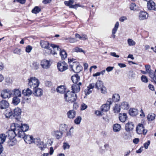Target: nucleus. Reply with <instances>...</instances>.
<instances>
[{
  "label": "nucleus",
  "instance_id": "1",
  "mask_svg": "<svg viewBox=\"0 0 156 156\" xmlns=\"http://www.w3.org/2000/svg\"><path fill=\"white\" fill-rule=\"evenodd\" d=\"M14 132L16 135L19 137H23L25 135V132L28 130L29 126L27 124H22L21 122L18 121V122L13 124Z\"/></svg>",
  "mask_w": 156,
  "mask_h": 156
},
{
  "label": "nucleus",
  "instance_id": "2",
  "mask_svg": "<svg viewBox=\"0 0 156 156\" xmlns=\"http://www.w3.org/2000/svg\"><path fill=\"white\" fill-rule=\"evenodd\" d=\"M28 86L31 89L37 88L39 85V80L35 77H30L28 79Z\"/></svg>",
  "mask_w": 156,
  "mask_h": 156
},
{
  "label": "nucleus",
  "instance_id": "3",
  "mask_svg": "<svg viewBox=\"0 0 156 156\" xmlns=\"http://www.w3.org/2000/svg\"><path fill=\"white\" fill-rule=\"evenodd\" d=\"M64 98L65 100L69 103H73L76 99L77 95L74 94L71 91L67 92L64 94Z\"/></svg>",
  "mask_w": 156,
  "mask_h": 156
},
{
  "label": "nucleus",
  "instance_id": "4",
  "mask_svg": "<svg viewBox=\"0 0 156 156\" xmlns=\"http://www.w3.org/2000/svg\"><path fill=\"white\" fill-rule=\"evenodd\" d=\"M70 68L75 73H78L81 70L82 67L79 63L76 62H73L71 59H68Z\"/></svg>",
  "mask_w": 156,
  "mask_h": 156
},
{
  "label": "nucleus",
  "instance_id": "5",
  "mask_svg": "<svg viewBox=\"0 0 156 156\" xmlns=\"http://www.w3.org/2000/svg\"><path fill=\"white\" fill-rule=\"evenodd\" d=\"M12 95V90L4 89L1 92L0 96L3 99L9 98Z\"/></svg>",
  "mask_w": 156,
  "mask_h": 156
},
{
  "label": "nucleus",
  "instance_id": "6",
  "mask_svg": "<svg viewBox=\"0 0 156 156\" xmlns=\"http://www.w3.org/2000/svg\"><path fill=\"white\" fill-rule=\"evenodd\" d=\"M144 122H143L141 123H139L137 125L136 128V131L137 133L140 134H143L144 135H145L146 134L147 130L144 128Z\"/></svg>",
  "mask_w": 156,
  "mask_h": 156
},
{
  "label": "nucleus",
  "instance_id": "7",
  "mask_svg": "<svg viewBox=\"0 0 156 156\" xmlns=\"http://www.w3.org/2000/svg\"><path fill=\"white\" fill-rule=\"evenodd\" d=\"M51 135L54 137L59 140L62 137L63 133L60 130L54 129L52 131Z\"/></svg>",
  "mask_w": 156,
  "mask_h": 156
},
{
  "label": "nucleus",
  "instance_id": "8",
  "mask_svg": "<svg viewBox=\"0 0 156 156\" xmlns=\"http://www.w3.org/2000/svg\"><path fill=\"white\" fill-rule=\"evenodd\" d=\"M12 112L13 117L15 118L17 122L19 121L20 119V115L21 112V109L19 108H16L14 109Z\"/></svg>",
  "mask_w": 156,
  "mask_h": 156
},
{
  "label": "nucleus",
  "instance_id": "9",
  "mask_svg": "<svg viewBox=\"0 0 156 156\" xmlns=\"http://www.w3.org/2000/svg\"><path fill=\"white\" fill-rule=\"evenodd\" d=\"M51 46L53 48V50L50 49L48 51V52H50V54H52L55 56L57 55L58 53L61 50L58 46L56 45L51 44Z\"/></svg>",
  "mask_w": 156,
  "mask_h": 156
},
{
  "label": "nucleus",
  "instance_id": "10",
  "mask_svg": "<svg viewBox=\"0 0 156 156\" xmlns=\"http://www.w3.org/2000/svg\"><path fill=\"white\" fill-rule=\"evenodd\" d=\"M112 103V100L111 98H109L108 100L106 103L103 105L101 108V110L103 112H107L110 109V105Z\"/></svg>",
  "mask_w": 156,
  "mask_h": 156
},
{
  "label": "nucleus",
  "instance_id": "11",
  "mask_svg": "<svg viewBox=\"0 0 156 156\" xmlns=\"http://www.w3.org/2000/svg\"><path fill=\"white\" fill-rule=\"evenodd\" d=\"M57 67L60 72H63L67 69L68 66L64 61H63L58 63Z\"/></svg>",
  "mask_w": 156,
  "mask_h": 156
},
{
  "label": "nucleus",
  "instance_id": "12",
  "mask_svg": "<svg viewBox=\"0 0 156 156\" xmlns=\"http://www.w3.org/2000/svg\"><path fill=\"white\" fill-rule=\"evenodd\" d=\"M82 84V83L79 82L77 84H73L71 87L72 91V93L74 94H76L79 92L80 90V86Z\"/></svg>",
  "mask_w": 156,
  "mask_h": 156
},
{
  "label": "nucleus",
  "instance_id": "13",
  "mask_svg": "<svg viewBox=\"0 0 156 156\" xmlns=\"http://www.w3.org/2000/svg\"><path fill=\"white\" fill-rule=\"evenodd\" d=\"M148 17L147 13L145 12L140 11L139 13L138 18L140 20H143L147 19Z\"/></svg>",
  "mask_w": 156,
  "mask_h": 156
},
{
  "label": "nucleus",
  "instance_id": "14",
  "mask_svg": "<svg viewBox=\"0 0 156 156\" xmlns=\"http://www.w3.org/2000/svg\"><path fill=\"white\" fill-rule=\"evenodd\" d=\"M76 112L74 110H69L68 111L66 115L68 118L70 119H73L75 118L76 115Z\"/></svg>",
  "mask_w": 156,
  "mask_h": 156
},
{
  "label": "nucleus",
  "instance_id": "15",
  "mask_svg": "<svg viewBox=\"0 0 156 156\" xmlns=\"http://www.w3.org/2000/svg\"><path fill=\"white\" fill-rule=\"evenodd\" d=\"M33 93L35 96L40 97L42 95L43 91L40 88H35L34 89Z\"/></svg>",
  "mask_w": 156,
  "mask_h": 156
},
{
  "label": "nucleus",
  "instance_id": "16",
  "mask_svg": "<svg viewBox=\"0 0 156 156\" xmlns=\"http://www.w3.org/2000/svg\"><path fill=\"white\" fill-rule=\"evenodd\" d=\"M23 138L25 142L28 144H31L33 143V137L32 136L26 135L23 136V137H21Z\"/></svg>",
  "mask_w": 156,
  "mask_h": 156
},
{
  "label": "nucleus",
  "instance_id": "17",
  "mask_svg": "<svg viewBox=\"0 0 156 156\" xmlns=\"http://www.w3.org/2000/svg\"><path fill=\"white\" fill-rule=\"evenodd\" d=\"M41 65L43 68L47 69L50 67V62L48 60H43L41 62Z\"/></svg>",
  "mask_w": 156,
  "mask_h": 156
},
{
  "label": "nucleus",
  "instance_id": "18",
  "mask_svg": "<svg viewBox=\"0 0 156 156\" xmlns=\"http://www.w3.org/2000/svg\"><path fill=\"white\" fill-rule=\"evenodd\" d=\"M8 102L5 100H2L0 101V108L1 109H5L9 107Z\"/></svg>",
  "mask_w": 156,
  "mask_h": 156
},
{
  "label": "nucleus",
  "instance_id": "19",
  "mask_svg": "<svg viewBox=\"0 0 156 156\" xmlns=\"http://www.w3.org/2000/svg\"><path fill=\"white\" fill-rule=\"evenodd\" d=\"M12 93L14 95V97H21V92L19 89L15 88L12 90Z\"/></svg>",
  "mask_w": 156,
  "mask_h": 156
},
{
  "label": "nucleus",
  "instance_id": "20",
  "mask_svg": "<svg viewBox=\"0 0 156 156\" xmlns=\"http://www.w3.org/2000/svg\"><path fill=\"white\" fill-rule=\"evenodd\" d=\"M147 8L149 10H154L155 8V3L152 0H150L147 1Z\"/></svg>",
  "mask_w": 156,
  "mask_h": 156
},
{
  "label": "nucleus",
  "instance_id": "21",
  "mask_svg": "<svg viewBox=\"0 0 156 156\" xmlns=\"http://www.w3.org/2000/svg\"><path fill=\"white\" fill-rule=\"evenodd\" d=\"M134 127V124L132 122H129L126 125L125 129L127 131L132 130Z\"/></svg>",
  "mask_w": 156,
  "mask_h": 156
},
{
  "label": "nucleus",
  "instance_id": "22",
  "mask_svg": "<svg viewBox=\"0 0 156 156\" xmlns=\"http://www.w3.org/2000/svg\"><path fill=\"white\" fill-rule=\"evenodd\" d=\"M127 118L126 114L125 113H121L119 114V119L122 122H125Z\"/></svg>",
  "mask_w": 156,
  "mask_h": 156
},
{
  "label": "nucleus",
  "instance_id": "23",
  "mask_svg": "<svg viewBox=\"0 0 156 156\" xmlns=\"http://www.w3.org/2000/svg\"><path fill=\"white\" fill-rule=\"evenodd\" d=\"M71 80L74 84H77L80 80V77L78 74H75L71 77Z\"/></svg>",
  "mask_w": 156,
  "mask_h": 156
},
{
  "label": "nucleus",
  "instance_id": "24",
  "mask_svg": "<svg viewBox=\"0 0 156 156\" xmlns=\"http://www.w3.org/2000/svg\"><path fill=\"white\" fill-rule=\"evenodd\" d=\"M40 44L42 48L47 49L48 51H49L50 48H49V43L48 42L41 41L40 43Z\"/></svg>",
  "mask_w": 156,
  "mask_h": 156
},
{
  "label": "nucleus",
  "instance_id": "25",
  "mask_svg": "<svg viewBox=\"0 0 156 156\" xmlns=\"http://www.w3.org/2000/svg\"><path fill=\"white\" fill-rule=\"evenodd\" d=\"M119 26V23L118 22H116L115 24V27L112 30V37L114 38L115 37V35L117 30L118 29Z\"/></svg>",
  "mask_w": 156,
  "mask_h": 156
},
{
  "label": "nucleus",
  "instance_id": "26",
  "mask_svg": "<svg viewBox=\"0 0 156 156\" xmlns=\"http://www.w3.org/2000/svg\"><path fill=\"white\" fill-rule=\"evenodd\" d=\"M22 93L24 96L29 97L32 94V91L29 88H27L23 90Z\"/></svg>",
  "mask_w": 156,
  "mask_h": 156
},
{
  "label": "nucleus",
  "instance_id": "27",
  "mask_svg": "<svg viewBox=\"0 0 156 156\" xmlns=\"http://www.w3.org/2000/svg\"><path fill=\"white\" fill-rule=\"evenodd\" d=\"M129 113L131 115L136 116L138 114V111L135 108L130 109L129 111Z\"/></svg>",
  "mask_w": 156,
  "mask_h": 156
},
{
  "label": "nucleus",
  "instance_id": "28",
  "mask_svg": "<svg viewBox=\"0 0 156 156\" xmlns=\"http://www.w3.org/2000/svg\"><path fill=\"white\" fill-rule=\"evenodd\" d=\"M66 88L64 86H58L56 88L57 91L60 93H63L66 90Z\"/></svg>",
  "mask_w": 156,
  "mask_h": 156
},
{
  "label": "nucleus",
  "instance_id": "29",
  "mask_svg": "<svg viewBox=\"0 0 156 156\" xmlns=\"http://www.w3.org/2000/svg\"><path fill=\"white\" fill-rule=\"evenodd\" d=\"M17 142V141L15 138H11L8 141V144L9 146H12L15 145Z\"/></svg>",
  "mask_w": 156,
  "mask_h": 156
},
{
  "label": "nucleus",
  "instance_id": "30",
  "mask_svg": "<svg viewBox=\"0 0 156 156\" xmlns=\"http://www.w3.org/2000/svg\"><path fill=\"white\" fill-rule=\"evenodd\" d=\"M20 97H14L12 98V103L14 105H16L20 102Z\"/></svg>",
  "mask_w": 156,
  "mask_h": 156
},
{
  "label": "nucleus",
  "instance_id": "31",
  "mask_svg": "<svg viewBox=\"0 0 156 156\" xmlns=\"http://www.w3.org/2000/svg\"><path fill=\"white\" fill-rule=\"evenodd\" d=\"M7 136L4 133L0 134V144H2L5 141Z\"/></svg>",
  "mask_w": 156,
  "mask_h": 156
},
{
  "label": "nucleus",
  "instance_id": "32",
  "mask_svg": "<svg viewBox=\"0 0 156 156\" xmlns=\"http://www.w3.org/2000/svg\"><path fill=\"white\" fill-rule=\"evenodd\" d=\"M103 84L102 81L99 80H98L95 84V88L99 90L100 88L104 86Z\"/></svg>",
  "mask_w": 156,
  "mask_h": 156
},
{
  "label": "nucleus",
  "instance_id": "33",
  "mask_svg": "<svg viewBox=\"0 0 156 156\" xmlns=\"http://www.w3.org/2000/svg\"><path fill=\"white\" fill-rule=\"evenodd\" d=\"M155 116L156 115L154 113H150L148 115L147 119L149 121H152L155 119Z\"/></svg>",
  "mask_w": 156,
  "mask_h": 156
},
{
  "label": "nucleus",
  "instance_id": "34",
  "mask_svg": "<svg viewBox=\"0 0 156 156\" xmlns=\"http://www.w3.org/2000/svg\"><path fill=\"white\" fill-rule=\"evenodd\" d=\"M113 130L115 132H117L120 130L121 129V126L119 124H115L114 125L113 127Z\"/></svg>",
  "mask_w": 156,
  "mask_h": 156
},
{
  "label": "nucleus",
  "instance_id": "35",
  "mask_svg": "<svg viewBox=\"0 0 156 156\" xmlns=\"http://www.w3.org/2000/svg\"><path fill=\"white\" fill-rule=\"evenodd\" d=\"M120 106L124 109L127 110L129 108L128 104L127 102L125 101L122 102Z\"/></svg>",
  "mask_w": 156,
  "mask_h": 156
},
{
  "label": "nucleus",
  "instance_id": "36",
  "mask_svg": "<svg viewBox=\"0 0 156 156\" xmlns=\"http://www.w3.org/2000/svg\"><path fill=\"white\" fill-rule=\"evenodd\" d=\"M112 100V102L113 101H118L120 99V96L118 94H115L113 95L112 98H111Z\"/></svg>",
  "mask_w": 156,
  "mask_h": 156
},
{
  "label": "nucleus",
  "instance_id": "37",
  "mask_svg": "<svg viewBox=\"0 0 156 156\" xmlns=\"http://www.w3.org/2000/svg\"><path fill=\"white\" fill-rule=\"evenodd\" d=\"M74 128L73 126H72L70 129L69 131L67 132L66 133V136L68 137H71L73 133L74 132L73 129Z\"/></svg>",
  "mask_w": 156,
  "mask_h": 156
},
{
  "label": "nucleus",
  "instance_id": "38",
  "mask_svg": "<svg viewBox=\"0 0 156 156\" xmlns=\"http://www.w3.org/2000/svg\"><path fill=\"white\" fill-rule=\"evenodd\" d=\"M59 53L62 59H64L66 58L67 56V54L65 50H61Z\"/></svg>",
  "mask_w": 156,
  "mask_h": 156
},
{
  "label": "nucleus",
  "instance_id": "39",
  "mask_svg": "<svg viewBox=\"0 0 156 156\" xmlns=\"http://www.w3.org/2000/svg\"><path fill=\"white\" fill-rule=\"evenodd\" d=\"M129 8L131 10L135 11L138 9V6L135 3H133L130 5Z\"/></svg>",
  "mask_w": 156,
  "mask_h": 156
},
{
  "label": "nucleus",
  "instance_id": "40",
  "mask_svg": "<svg viewBox=\"0 0 156 156\" xmlns=\"http://www.w3.org/2000/svg\"><path fill=\"white\" fill-rule=\"evenodd\" d=\"M81 120V117L80 116H78L74 120V122L76 125H79L80 123Z\"/></svg>",
  "mask_w": 156,
  "mask_h": 156
},
{
  "label": "nucleus",
  "instance_id": "41",
  "mask_svg": "<svg viewBox=\"0 0 156 156\" xmlns=\"http://www.w3.org/2000/svg\"><path fill=\"white\" fill-rule=\"evenodd\" d=\"M120 106L118 104H116L114 107V111L115 113H118L120 111Z\"/></svg>",
  "mask_w": 156,
  "mask_h": 156
},
{
  "label": "nucleus",
  "instance_id": "42",
  "mask_svg": "<svg viewBox=\"0 0 156 156\" xmlns=\"http://www.w3.org/2000/svg\"><path fill=\"white\" fill-rule=\"evenodd\" d=\"M73 52H82L84 54H85V52L83 51V50L81 48H78V47H76L75 48H73Z\"/></svg>",
  "mask_w": 156,
  "mask_h": 156
},
{
  "label": "nucleus",
  "instance_id": "43",
  "mask_svg": "<svg viewBox=\"0 0 156 156\" xmlns=\"http://www.w3.org/2000/svg\"><path fill=\"white\" fill-rule=\"evenodd\" d=\"M127 42L129 46H134L136 44L135 41L131 39H128Z\"/></svg>",
  "mask_w": 156,
  "mask_h": 156
},
{
  "label": "nucleus",
  "instance_id": "44",
  "mask_svg": "<svg viewBox=\"0 0 156 156\" xmlns=\"http://www.w3.org/2000/svg\"><path fill=\"white\" fill-rule=\"evenodd\" d=\"M41 9L38 6H35L32 10V13L37 14L39 13L41 11Z\"/></svg>",
  "mask_w": 156,
  "mask_h": 156
},
{
  "label": "nucleus",
  "instance_id": "45",
  "mask_svg": "<svg viewBox=\"0 0 156 156\" xmlns=\"http://www.w3.org/2000/svg\"><path fill=\"white\" fill-rule=\"evenodd\" d=\"M5 116L6 118H10L12 116H13V112L11 110H9L7 112L5 113Z\"/></svg>",
  "mask_w": 156,
  "mask_h": 156
},
{
  "label": "nucleus",
  "instance_id": "46",
  "mask_svg": "<svg viewBox=\"0 0 156 156\" xmlns=\"http://www.w3.org/2000/svg\"><path fill=\"white\" fill-rule=\"evenodd\" d=\"M41 142L39 138H37L33 139V143H34L37 145H38Z\"/></svg>",
  "mask_w": 156,
  "mask_h": 156
},
{
  "label": "nucleus",
  "instance_id": "47",
  "mask_svg": "<svg viewBox=\"0 0 156 156\" xmlns=\"http://www.w3.org/2000/svg\"><path fill=\"white\" fill-rule=\"evenodd\" d=\"M73 0H69V1H65L64 2L65 4L67 6L69 7L70 8V7L71 6L74 2Z\"/></svg>",
  "mask_w": 156,
  "mask_h": 156
},
{
  "label": "nucleus",
  "instance_id": "48",
  "mask_svg": "<svg viewBox=\"0 0 156 156\" xmlns=\"http://www.w3.org/2000/svg\"><path fill=\"white\" fill-rule=\"evenodd\" d=\"M64 39L65 40H68L69 42L70 43H73L77 41L75 38L72 37L65 38Z\"/></svg>",
  "mask_w": 156,
  "mask_h": 156
},
{
  "label": "nucleus",
  "instance_id": "49",
  "mask_svg": "<svg viewBox=\"0 0 156 156\" xmlns=\"http://www.w3.org/2000/svg\"><path fill=\"white\" fill-rule=\"evenodd\" d=\"M13 129V131H10L9 132L8 136L10 138H14L15 135H16L14 132V128Z\"/></svg>",
  "mask_w": 156,
  "mask_h": 156
},
{
  "label": "nucleus",
  "instance_id": "50",
  "mask_svg": "<svg viewBox=\"0 0 156 156\" xmlns=\"http://www.w3.org/2000/svg\"><path fill=\"white\" fill-rule=\"evenodd\" d=\"M32 67L35 69L37 70L39 68V65L37 62H33L32 64Z\"/></svg>",
  "mask_w": 156,
  "mask_h": 156
},
{
  "label": "nucleus",
  "instance_id": "51",
  "mask_svg": "<svg viewBox=\"0 0 156 156\" xmlns=\"http://www.w3.org/2000/svg\"><path fill=\"white\" fill-rule=\"evenodd\" d=\"M38 146L41 150L44 149L46 147V145L44 144V143L43 142H41Z\"/></svg>",
  "mask_w": 156,
  "mask_h": 156
},
{
  "label": "nucleus",
  "instance_id": "52",
  "mask_svg": "<svg viewBox=\"0 0 156 156\" xmlns=\"http://www.w3.org/2000/svg\"><path fill=\"white\" fill-rule=\"evenodd\" d=\"M70 145L67 143L64 142L63 144V147L64 150L68 149L70 147Z\"/></svg>",
  "mask_w": 156,
  "mask_h": 156
},
{
  "label": "nucleus",
  "instance_id": "53",
  "mask_svg": "<svg viewBox=\"0 0 156 156\" xmlns=\"http://www.w3.org/2000/svg\"><path fill=\"white\" fill-rule=\"evenodd\" d=\"M92 90L91 89L88 88L87 87V88L84 90V92L86 95L89 94L92 92Z\"/></svg>",
  "mask_w": 156,
  "mask_h": 156
},
{
  "label": "nucleus",
  "instance_id": "54",
  "mask_svg": "<svg viewBox=\"0 0 156 156\" xmlns=\"http://www.w3.org/2000/svg\"><path fill=\"white\" fill-rule=\"evenodd\" d=\"M146 71L147 73H149L151 72V66L149 65H146L145 66Z\"/></svg>",
  "mask_w": 156,
  "mask_h": 156
},
{
  "label": "nucleus",
  "instance_id": "55",
  "mask_svg": "<svg viewBox=\"0 0 156 156\" xmlns=\"http://www.w3.org/2000/svg\"><path fill=\"white\" fill-rule=\"evenodd\" d=\"M32 49V47L30 45H28L26 48V51L27 53L30 52Z\"/></svg>",
  "mask_w": 156,
  "mask_h": 156
},
{
  "label": "nucleus",
  "instance_id": "56",
  "mask_svg": "<svg viewBox=\"0 0 156 156\" xmlns=\"http://www.w3.org/2000/svg\"><path fill=\"white\" fill-rule=\"evenodd\" d=\"M101 92L102 93L105 94L106 93V88L103 86L102 87L100 88Z\"/></svg>",
  "mask_w": 156,
  "mask_h": 156
},
{
  "label": "nucleus",
  "instance_id": "57",
  "mask_svg": "<svg viewBox=\"0 0 156 156\" xmlns=\"http://www.w3.org/2000/svg\"><path fill=\"white\" fill-rule=\"evenodd\" d=\"M141 80L142 82L147 83L148 81V80L147 77L144 75H143L141 77Z\"/></svg>",
  "mask_w": 156,
  "mask_h": 156
},
{
  "label": "nucleus",
  "instance_id": "58",
  "mask_svg": "<svg viewBox=\"0 0 156 156\" xmlns=\"http://www.w3.org/2000/svg\"><path fill=\"white\" fill-rule=\"evenodd\" d=\"M148 73L149 74V76L152 79L154 78L155 77H156L154 73L152 71Z\"/></svg>",
  "mask_w": 156,
  "mask_h": 156
},
{
  "label": "nucleus",
  "instance_id": "59",
  "mask_svg": "<svg viewBox=\"0 0 156 156\" xmlns=\"http://www.w3.org/2000/svg\"><path fill=\"white\" fill-rule=\"evenodd\" d=\"M151 142L150 140H148L147 142H146L144 144V147L146 149H147L148 148L149 146L150 145Z\"/></svg>",
  "mask_w": 156,
  "mask_h": 156
},
{
  "label": "nucleus",
  "instance_id": "60",
  "mask_svg": "<svg viewBox=\"0 0 156 156\" xmlns=\"http://www.w3.org/2000/svg\"><path fill=\"white\" fill-rule=\"evenodd\" d=\"M95 84L94 83H90L89 85L87 86L88 88L92 90L94 87H95Z\"/></svg>",
  "mask_w": 156,
  "mask_h": 156
},
{
  "label": "nucleus",
  "instance_id": "61",
  "mask_svg": "<svg viewBox=\"0 0 156 156\" xmlns=\"http://www.w3.org/2000/svg\"><path fill=\"white\" fill-rule=\"evenodd\" d=\"M87 39V36L86 34H82L81 37L80 39L85 41Z\"/></svg>",
  "mask_w": 156,
  "mask_h": 156
},
{
  "label": "nucleus",
  "instance_id": "62",
  "mask_svg": "<svg viewBox=\"0 0 156 156\" xmlns=\"http://www.w3.org/2000/svg\"><path fill=\"white\" fill-rule=\"evenodd\" d=\"M21 51V50L20 49L16 48L14 50L13 52L14 53L19 54Z\"/></svg>",
  "mask_w": 156,
  "mask_h": 156
},
{
  "label": "nucleus",
  "instance_id": "63",
  "mask_svg": "<svg viewBox=\"0 0 156 156\" xmlns=\"http://www.w3.org/2000/svg\"><path fill=\"white\" fill-rule=\"evenodd\" d=\"M127 19L126 16H122L119 19V20L121 22H123L124 21L126 20H127Z\"/></svg>",
  "mask_w": 156,
  "mask_h": 156
},
{
  "label": "nucleus",
  "instance_id": "64",
  "mask_svg": "<svg viewBox=\"0 0 156 156\" xmlns=\"http://www.w3.org/2000/svg\"><path fill=\"white\" fill-rule=\"evenodd\" d=\"M87 108V106L85 104H83L81 105V110H84Z\"/></svg>",
  "mask_w": 156,
  "mask_h": 156
}]
</instances>
